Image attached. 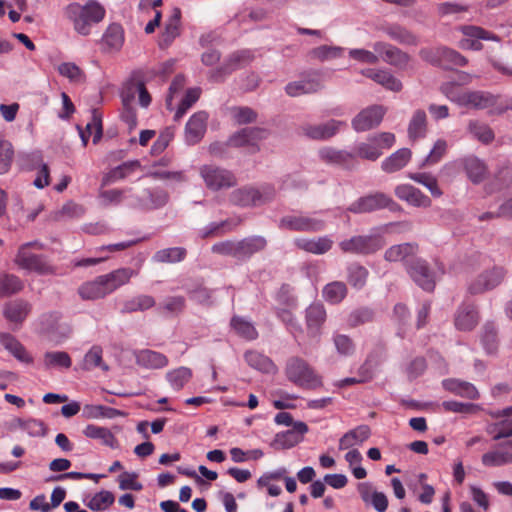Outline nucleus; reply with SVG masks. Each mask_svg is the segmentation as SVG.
<instances>
[{"label": "nucleus", "instance_id": "45", "mask_svg": "<svg viewBox=\"0 0 512 512\" xmlns=\"http://www.w3.org/2000/svg\"><path fill=\"white\" fill-rule=\"evenodd\" d=\"M477 322L478 314L472 305H464L459 308L455 318V325L459 330H471Z\"/></svg>", "mask_w": 512, "mask_h": 512}, {"label": "nucleus", "instance_id": "35", "mask_svg": "<svg viewBox=\"0 0 512 512\" xmlns=\"http://www.w3.org/2000/svg\"><path fill=\"white\" fill-rule=\"evenodd\" d=\"M370 436V428L361 425L345 433L339 440V449L346 450L361 445Z\"/></svg>", "mask_w": 512, "mask_h": 512}, {"label": "nucleus", "instance_id": "33", "mask_svg": "<svg viewBox=\"0 0 512 512\" xmlns=\"http://www.w3.org/2000/svg\"><path fill=\"white\" fill-rule=\"evenodd\" d=\"M501 416L502 420L487 427V432L495 440L512 436V407L504 409Z\"/></svg>", "mask_w": 512, "mask_h": 512}, {"label": "nucleus", "instance_id": "53", "mask_svg": "<svg viewBox=\"0 0 512 512\" xmlns=\"http://www.w3.org/2000/svg\"><path fill=\"white\" fill-rule=\"evenodd\" d=\"M343 52L344 48L340 46L322 45L312 49L309 55L312 59L325 62L336 58H340L343 55Z\"/></svg>", "mask_w": 512, "mask_h": 512}, {"label": "nucleus", "instance_id": "37", "mask_svg": "<svg viewBox=\"0 0 512 512\" xmlns=\"http://www.w3.org/2000/svg\"><path fill=\"white\" fill-rule=\"evenodd\" d=\"M326 320V311L322 304H311L306 310L307 329L311 335H318Z\"/></svg>", "mask_w": 512, "mask_h": 512}, {"label": "nucleus", "instance_id": "52", "mask_svg": "<svg viewBox=\"0 0 512 512\" xmlns=\"http://www.w3.org/2000/svg\"><path fill=\"white\" fill-rule=\"evenodd\" d=\"M347 295L345 283L335 281L327 284L323 289L324 299L332 304L340 303Z\"/></svg>", "mask_w": 512, "mask_h": 512}, {"label": "nucleus", "instance_id": "1", "mask_svg": "<svg viewBox=\"0 0 512 512\" xmlns=\"http://www.w3.org/2000/svg\"><path fill=\"white\" fill-rule=\"evenodd\" d=\"M136 274L131 268H119L83 283L78 293L83 300L101 299L129 283Z\"/></svg>", "mask_w": 512, "mask_h": 512}, {"label": "nucleus", "instance_id": "59", "mask_svg": "<svg viewBox=\"0 0 512 512\" xmlns=\"http://www.w3.org/2000/svg\"><path fill=\"white\" fill-rule=\"evenodd\" d=\"M155 305V300L149 295H138L123 304L124 312L144 311L152 308Z\"/></svg>", "mask_w": 512, "mask_h": 512}, {"label": "nucleus", "instance_id": "17", "mask_svg": "<svg viewBox=\"0 0 512 512\" xmlns=\"http://www.w3.org/2000/svg\"><path fill=\"white\" fill-rule=\"evenodd\" d=\"M407 271L413 281L426 291H432L435 287V275L428 268L425 261L413 260L407 267Z\"/></svg>", "mask_w": 512, "mask_h": 512}, {"label": "nucleus", "instance_id": "64", "mask_svg": "<svg viewBox=\"0 0 512 512\" xmlns=\"http://www.w3.org/2000/svg\"><path fill=\"white\" fill-rule=\"evenodd\" d=\"M121 97L123 104L121 118L130 129H134L137 126V117L136 112L132 107L133 95H130L129 93H122Z\"/></svg>", "mask_w": 512, "mask_h": 512}, {"label": "nucleus", "instance_id": "7", "mask_svg": "<svg viewBox=\"0 0 512 512\" xmlns=\"http://www.w3.org/2000/svg\"><path fill=\"white\" fill-rule=\"evenodd\" d=\"M446 97L459 106L484 109L495 103V97L486 92L480 91H462L455 92L449 84L441 88Z\"/></svg>", "mask_w": 512, "mask_h": 512}, {"label": "nucleus", "instance_id": "30", "mask_svg": "<svg viewBox=\"0 0 512 512\" xmlns=\"http://www.w3.org/2000/svg\"><path fill=\"white\" fill-rule=\"evenodd\" d=\"M442 385L445 390L457 396L467 398L469 400H476L479 398L477 388L470 382L449 378L443 380Z\"/></svg>", "mask_w": 512, "mask_h": 512}, {"label": "nucleus", "instance_id": "58", "mask_svg": "<svg viewBox=\"0 0 512 512\" xmlns=\"http://www.w3.org/2000/svg\"><path fill=\"white\" fill-rule=\"evenodd\" d=\"M408 178L425 186L432 196L440 197L442 191L438 186L437 179L429 173H409Z\"/></svg>", "mask_w": 512, "mask_h": 512}, {"label": "nucleus", "instance_id": "62", "mask_svg": "<svg viewBox=\"0 0 512 512\" xmlns=\"http://www.w3.org/2000/svg\"><path fill=\"white\" fill-rule=\"evenodd\" d=\"M301 438L295 432L290 430L277 433L271 443V446L276 450L289 449L297 445Z\"/></svg>", "mask_w": 512, "mask_h": 512}, {"label": "nucleus", "instance_id": "8", "mask_svg": "<svg viewBox=\"0 0 512 512\" xmlns=\"http://www.w3.org/2000/svg\"><path fill=\"white\" fill-rule=\"evenodd\" d=\"M275 196V189L270 185L260 188L244 187L234 190L230 195L233 204L247 207L258 206L271 201Z\"/></svg>", "mask_w": 512, "mask_h": 512}, {"label": "nucleus", "instance_id": "9", "mask_svg": "<svg viewBox=\"0 0 512 512\" xmlns=\"http://www.w3.org/2000/svg\"><path fill=\"white\" fill-rule=\"evenodd\" d=\"M199 174L205 186L212 191L230 188L236 184V178L231 171L213 164L200 166Z\"/></svg>", "mask_w": 512, "mask_h": 512}, {"label": "nucleus", "instance_id": "28", "mask_svg": "<svg viewBox=\"0 0 512 512\" xmlns=\"http://www.w3.org/2000/svg\"><path fill=\"white\" fill-rule=\"evenodd\" d=\"M30 311L31 305L23 299L7 302L3 308V314L6 320L14 324H22Z\"/></svg>", "mask_w": 512, "mask_h": 512}, {"label": "nucleus", "instance_id": "49", "mask_svg": "<svg viewBox=\"0 0 512 512\" xmlns=\"http://www.w3.org/2000/svg\"><path fill=\"white\" fill-rule=\"evenodd\" d=\"M251 59V53L249 51H240L232 54L227 62L217 71H214L211 74V77L218 81L221 79L223 74H228L236 67H238L241 63L247 62Z\"/></svg>", "mask_w": 512, "mask_h": 512}, {"label": "nucleus", "instance_id": "54", "mask_svg": "<svg viewBox=\"0 0 512 512\" xmlns=\"http://www.w3.org/2000/svg\"><path fill=\"white\" fill-rule=\"evenodd\" d=\"M138 167L139 162L137 161L123 163L112 169L106 175L105 182L110 184L123 180L129 177Z\"/></svg>", "mask_w": 512, "mask_h": 512}, {"label": "nucleus", "instance_id": "41", "mask_svg": "<svg viewBox=\"0 0 512 512\" xmlns=\"http://www.w3.org/2000/svg\"><path fill=\"white\" fill-rule=\"evenodd\" d=\"M408 137L415 141L417 139L424 138L427 134V115L424 110H416L408 125Z\"/></svg>", "mask_w": 512, "mask_h": 512}, {"label": "nucleus", "instance_id": "11", "mask_svg": "<svg viewBox=\"0 0 512 512\" xmlns=\"http://www.w3.org/2000/svg\"><path fill=\"white\" fill-rule=\"evenodd\" d=\"M325 222L316 217L308 215H287L280 219L279 228L292 231L317 232L323 230Z\"/></svg>", "mask_w": 512, "mask_h": 512}, {"label": "nucleus", "instance_id": "47", "mask_svg": "<svg viewBox=\"0 0 512 512\" xmlns=\"http://www.w3.org/2000/svg\"><path fill=\"white\" fill-rule=\"evenodd\" d=\"M170 162L169 158H162L158 162H155L152 165V168L149 174L153 177L160 178L163 180L171 181V182H184L186 181V176L183 171H169L159 169L158 166H167Z\"/></svg>", "mask_w": 512, "mask_h": 512}, {"label": "nucleus", "instance_id": "42", "mask_svg": "<svg viewBox=\"0 0 512 512\" xmlns=\"http://www.w3.org/2000/svg\"><path fill=\"white\" fill-rule=\"evenodd\" d=\"M180 18L181 11L178 8H174L173 12L166 22L165 30L160 38V46L167 47L173 40L180 34Z\"/></svg>", "mask_w": 512, "mask_h": 512}, {"label": "nucleus", "instance_id": "32", "mask_svg": "<svg viewBox=\"0 0 512 512\" xmlns=\"http://www.w3.org/2000/svg\"><path fill=\"white\" fill-rule=\"evenodd\" d=\"M136 363L146 369H160L168 364V359L165 355L144 349L135 352Z\"/></svg>", "mask_w": 512, "mask_h": 512}, {"label": "nucleus", "instance_id": "3", "mask_svg": "<svg viewBox=\"0 0 512 512\" xmlns=\"http://www.w3.org/2000/svg\"><path fill=\"white\" fill-rule=\"evenodd\" d=\"M287 379L295 385L305 389H317L323 385L322 377L299 357H291L285 366Z\"/></svg>", "mask_w": 512, "mask_h": 512}, {"label": "nucleus", "instance_id": "15", "mask_svg": "<svg viewBox=\"0 0 512 512\" xmlns=\"http://www.w3.org/2000/svg\"><path fill=\"white\" fill-rule=\"evenodd\" d=\"M506 275L502 267H494L491 270L481 273L473 280L468 287L471 294H480L497 287Z\"/></svg>", "mask_w": 512, "mask_h": 512}, {"label": "nucleus", "instance_id": "10", "mask_svg": "<svg viewBox=\"0 0 512 512\" xmlns=\"http://www.w3.org/2000/svg\"><path fill=\"white\" fill-rule=\"evenodd\" d=\"M397 206L390 196L377 192L359 198L348 207V211L352 213H368L383 208L394 210Z\"/></svg>", "mask_w": 512, "mask_h": 512}, {"label": "nucleus", "instance_id": "38", "mask_svg": "<svg viewBox=\"0 0 512 512\" xmlns=\"http://www.w3.org/2000/svg\"><path fill=\"white\" fill-rule=\"evenodd\" d=\"M83 434L88 438L100 440L103 445L112 449L119 447L118 440L108 428L89 424L83 429Z\"/></svg>", "mask_w": 512, "mask_h": 512}, {"label": "nucleus", "instance_id": "21", "mask_svg": "<svg viewBox=\"0 0 512 512\" xmlns=\"http://www.w3.org/2000/svg\"><path fill=\"white\" fill-rule=\"evenodd\" d=\"M357 491L366 505H371L377 512H385L388 507L387 496L383 492L375 490L370 482H361L357 485Z\"/></svg>", "mask_w": 512, "mask_h": 512}, {"label": "nucleus", "instance_id": "39", "mask_svg": "<svg viewBox=\"0 0 512 512\" xmlns=\"http://www.w3.org/2000/svg\"><path fill=\"white\" fill-rule=\"evenodd\" d=\"M267 245V241L262 236H251L237 241L238 259H246L253 254L262 251Z\"/></svg>", "mask_w": 512, "mask_h": 512}, {"label": "nucleus", "instance_id": "56", "mask_svg": "<svg viewBox=\"0 0 512 512\" xmlns=\"http://www.w3.org/2000/svg\"><path fill=\"white\" fill-rule=\"evenodd\" d=\"M186 256V250L182 247H171L157 251L153 260L159 263H175L183 260Z\"/></svg>", "mask_w": 512, "mask_h": 512}, {"label": "nucleus", "instance_id": "13", "mask_svg": "<svg viewBox=\"0 0 512 512\" xmlns=\"http://www.w3.org/2000/svg\"><path fill=\"white\" fill-rule=\"evenodd\" d=\"M421 55L425 60L445 68H450L452 65L464 66L467 63L465 57L446 47L423 50Z\"/></svg>", "mask_w": 512, "mask_h": 512}, {"label": "nucleus", "instance_id": "6", "mask_svg": "<svg viewBox=\"0 0 512 512\" xmlns=\"http://www.w3.org/2000/svg\"><path fill=\"white\" fill-rule=\"evenodd\" d=\"M384 245L385 240L380 232L353 236L339 243V247L343 252L359 255L374 254L381 250Z\"/></svg>", "mask_w": 512, "mask_h": 512}, {"label": "nucleus", "instance_id": "31", "mask_svg": "<svg viewBox=\"0 0 512 512\" xmlns=\"http://www.w3.org/2000/svg\"><path fill=\"white\" fill-rule=\"evenodd\" d=\"M412 152L408 148H401L385 158L381 163V169L386 173L400 171L410 162Z\"/></svg>", "mask_w": 512, "mask_h": 512}, {"label": "nucleus", "instance_id": "19", "mask_svg": "<svg viewBox=\"0 0 512 512\" xmlns=\"http://www.w3.org/2000/svg\"><path fill=\"white\" fill-rule=\"evenodd\" d=\"M208 114L204 111L194 113L185 126V142L189 145L198 143L207 128Z\"/></svg>", "mask_w": 512, "mask_h": 512}, {"label": "nucleus", "instance_id": "36", "mask_svg": "<svg viewBox=\"0 0 512 512\" xmlns=\"http://www.w3.org/2000/svg\"><path fill=\"white\" fill-rule=\"evenodd\" d=\"M103 45L108 52H118L124 44V30L119 24L107 27L102 37Z\"/></svg>", "mask_w": 512, "mask_h": 512}, {"label": "nucleus", "instance_id": "12", "mask_svg": "<svg viewBox=\"0 0 512 512\" xmlns=\"http://www.w3.org/2000/svg\"><path fill=\"white\" fill-rule=\"evenodd\" d=\"M387 109L382 105H372L361 110L352 120L356 132H365L377 127L383 120Z\"/></svg>", "mask_w": 512, "mask_h": 512}, {"label": "nucleus", "instance_id": "50", "mask_svg": "<svg viewBox=\"0 0 512 512\" xmlns=\"http://www.w3.org/2000/svg\"><path fill=\"white\" fill-rule=\"evenodd\" d=\"M192 378V370L188 367L181 366L176 369L170 370L166 374V379L170 386L176 390H181L186 383Z\"/></svg>", "mask_w": 512, "mask_h": 512}, {"label": "nucleus", "instance_id": "23", "mask_svg": "<svg viewBox=\"0 0 512 512\" xmlns=\"http://www.w3.org/2000/svg\"><path fill=\"white\" fill-rule=\"evenodd\" d=\"M360 73L392 92H400L403 88L402 82L395 77L388 69H362Z\"/></svg>", "mask_w": 512, "mask_h": 512}, {"label": "nucleus", "instance_id": "43", "mask_svg": "<svg viewBox=\"0 0 512 512\" xmlns=\"http://www.w3.org/2000/svg\"><path fill=\"white\" fill-rule=\"evenodd\" d=\"M463 165L468 178L473 183H480L486 178L487 167L479 158L475 156H468L463 159Z\"/></svg>", "mask_w": 512, "mask_h": 512}, {"label": "nucleus", "instance_id": "29", "mask_svg": "<svg viewBox=\"0 0 512 512\" xmlns=\"http://www.w3.org/2000/svg\"><path fill=\"white\" fill-rule=\"evenodd\" d=\"M0 344L20 362L25 364H31L33 362V358L25 347L10 333H0Z\"/></svg>", "mask_w": 512, "mask_h": 512}, {"label": "nucleus", "instance_id": "24", "mask_svg": "<svg viewBox=\"0 0 512 512\" xmlns=\"http://www.w3.org/2000/svg\"><path fill=\"white\" fill-rule=\"evenodd\" d=\"M333 243L334 241L329 236L296 238L294 240V244L297 248L315 255L325 254L332 248Z\"/></svg>", "mask_w": 512, "mask_h": 512}, {"label": "nucleus", "instance_id": "44", "mask_svg": "<svg viewBox=\"0 0 512 512\" xmlns=\"http://www.w3.org/2000/svg\"><path fill=\"white\" fill-rule=\"evenodd\" d=\"M24 288L23 281L15 274L0 273V298L10 297L21 292Z\"/></svg>", "mask_w": 512, "mask_h": 512}, {"label": "nucleus", "instance_id": "25", "mask_svg": "<svg viewBox=\"0 0 512 512\" xmlns=\"http://www.w3.org/2000/svg\"><path fill=\"white\" fill-rule=\"evenodd\" d=\"M322 161L327 164L339 165L346 168L352 166L355 161V155L346 150H340L333 147H323L318 151Z\"/></svg>", "mask_w": 512, "mask_h": 512}, {"label": "nucleus", "instance_id": "51", "mask_svg": "<svg viewBox=\"0 0 512 512\" xmlns=\"http://www.w3.org/2000/svg\"><path fill=\"white\" fill-rule=\"evenodd\" d=\"M114 495L107 490H102L85 500V504L93 511H102L114 503Z\"/></svg>", "mask_w": 512, "mask_h": 512}, {"label": "nucleus", "instance_id": "34", "mask_svg": "<svg viewBox=\"0 0 512 512\" xmlns=\"http://www.w3.org/2000/svg\"><path fill=\"white\" fill-rule=\"evenodd\" d=\"M244 357L251 368L262 373L275 374L278 370L277 366L269 357L258 351H247Z\"/></svg>", "mask_w": 512, "mask_h": 512}, {"label": "nucleus", "instance_id": "57", "mask_svg": "<svg viewBox=\"0 0 512 512\" xmlns=\"http://www.w3.org/2000/svg\"><path fill=\"white\" fill-rule=\"evenodd\" d=\"M71 365V358L64 351H50L44 354V366L46 368H70Z\"/></svg>", "mask_w": 512, "mask_h": 512}, {"label": "nucleus", "instance_id": "18", "mask_svg": "<svg viewBox=\"0 0 512 512\" xmlns=\"http://www.w3.org/2000/svg\"><path fill=\"white\" fill-rule=\"evenodd\" d=\"M481 462L485 467H501L512 464V440L502 443L484 453Z\"/></svg>", "mask_w": 512, "mask_h": 512}, {"label": "nucleus", "instance_id": "40", "mask_svg": "<svg viewBox=\"0 0 512 512\" xmlns=\"http://www.w3.org/2000/svg\"><path fill=\"white\" fill-rule=\"evenodd\" d=\"M145 198L141 199L137 204L141 210L158 209L166 205L168 202V193L162 189H144Z\"/></svg>", "mask_w": 512, "mask_h": 512}, {"label": "nucleus", "instance_id": "14", "mask_svg": "<svg viewBox=\"0 0 512 512\" xmlns=\"http://www.w3.org/2000/svg\"><path fill=\"white\" fill-rule=\"evenodd\" d=\"M461 32L465 37L459 42V47L464 50H481L483 45L480 40L499 41L498 36L478 26H462Z\"/></svg>", "mask_w": 512, "mask_h": 512}, {"label": "nucleus", "instance_id": "63", "mask_svg": "<svg viewBox=\"0 0 512 512\" xmlns=\"http://www.w3.org/2000/svg\"><path fill=\"white\" fill-rule=\"evenodd\" d=\"M128 192L129 191L126 189L104 190L100 191L98 199L100 204L103 206L118 205L123 201H126Z\"/></svg>", "mask_w": 512, "mask_h": 512}, {"label": "nucleus", "instance_id": "61", "mask_svg": "<svg viewBox=\"0 0 512 512\" xmlns=\"http://www.w3.org/2000/svg\"><path fill=\"white\" fill-rule=\"evenodd\" d=\"M468 131L474 138L484 144H489L494 139V133L491 128L478 121H470Z\"/></svg>", "mask_w": 512, "mask_h": 512}, {"label": "nucleus", "instance_id": "55", "mask_svg": "<svg viewBox=\"0 0 512 512\" xmlns=\"http://www.w3.org/2000/svg\"><path fill=\"white\" fill-rule=\"evenodd\" d=\"M84 213L85 208L82 205L69 201L54 213V219L57 221L78 219L82 217Z\"/></svg>", "mask_w": 512, "mask_h": 512}, {"label": "nucleus", "instance_id": "22", "mask_svg": "<svg viewBox=\"0 0 512 512\" xmlns=\"http://www.w3.org/2000/svg\"><path fill=\"white\" fill-rule=\"evenodd\" d=\"M396 197L414 207H430L431 200L423 194L418 188L411 184H399L395 187Z\"/></svg>", "mask_w": 512, "mask_h": 512}, {"label": "nucleus", "instance_id": "46", "mask_svg": "<svg viewBox=\"0 0 512 512\" xmlns=\"http://www.w3.org/2000/svg\"><path fill=\"white\" fill-rule=\"evenodd\" d=\"M321 84L314 79H303L291 82L286 85L285 91L289 96L297 97L304 94L316 92L320 89Z\"/></svg>", "mask_w": 512, "mask_h": 512}, {"label": "nucleus", "instance_id": "20", "mask_svg": "<svg viewBox=\"0 0 512 512\" xmlns=\"http://www.w3.org/2000/svg\"><path fill=\"white\" fill-rule=\"evenodd\" d=\"M345 125V122L332 119L323 124H305L301 126V132L311 139L325 140L334 136Z\"/></svg>", "mask_w": 512, "mask_h": 512}, {"label": "nucleus", "instance_id": "60", "mask_svg": "<svg viewBox=\"0 0 512 512\" xmlns=\"http://www.w3.org/2000/svg\"><path fill=\"white\" fill-rule=\"evenodd\" d=\"M57 71L71 83H82L85 80L84 72L73 62H63L59 64Z\"/></svg>", "mask_w": 512, "mask_h": 512}, {"label": "nucleus", "instance_id": "4", "mask_svg": "<svg viewBox=\"0 0 512 512\" xmlns=\"http://www.w3.org/2000/svg\"><path fill=\"white\" fill-rule=\"evenodd\" d=\"M396 138L393 133L381 132L368 137L365 141L355 144L352 152L356 158L368 161H376L386 149L395 144Z\"/></svg>", "mask_w": 512, "mask_h": 512}, {"label": "nucleus", "instance_id": "5", "mask_svg": "<svg viewBox=\"0 0 512 512\" xmlns=\"http://www.w3.org/2000/svg\"><path fill=\"white\" fill-rule=\"evenodd\" d=\"M43 244L39 241H32L22 244L16 253L14 263L21 269L35 271L40 274H47L52 271L41 255L31 252V249L41 250Z\"/></svg>", "mask_w": 512, "mask_h": 512}, {"label": "nucleus", "instance_id": "48", "mask_svg": "<svg viewBox=\"0 0 512 512\" xmlns=\"http://www.w3.org/2000/svg\"><path fill=\"white\" fill-rule=\"evenodd\" d=\"M103 350L100 346H92L84 356L82 362V369L91 371L96 368H100L106 372L109 370V366L102 359Z\"/></svg>", "mask_w": 512, "mask_h": 512}, {"label": "nucleus", "instance_id": "2", "mask_svg": "<svg viewBox=\"0 0 512 512\" xmlns=\"http://www.w3.org/2000/svg\"><path fill=\"white\" fill-rule=\"evenodd\" d=\"M105 13V8L93 0L85 4L70 3L64 9L66 19L72 23L74 30L82 36L89 35L92 26L101 22Z\"/></svg>", "mask_w": 512, "mask_h": 512}, {"label": "nucleus", "instance_id": "16", "mask_svg": "<svg viewBox=\"0 0 512 512\" xmlns=\"http://www.w3.org/2000/svg\"><path fill=\"white\" fill-rule=\"evenodd\" d=\"M373 49L379 54V59L381 58L387 64L400 70L406 69L409 65L410 57L388 43L375 42L373 44Z\"/></svg>", "mask_w": 512, "mask_h": 512}, {"label": "nucleus", "instance_id": "27", "mask_svg": "<svg viewBox=\"0 0 512 512\" xmlns=\"http://www.w3.org/2000/svg\"><path fill=\"white\" fill-rule=\"evenodd\" d=\"M417 251L418 246L414 243L392 245L385 251L384 259L388 262H405L408 266Z\"/></svg>", "mask_w": 512, "mask_h": 512}, {"label": "nucleus", "instance_id": "26", "mask_svg": "<svg viewBox=\"0 0 512 512\" xmlns=\"http://www.w3.org/2000/svg\"><path fill=\"white\" fill-rule=\"evenodd\" d=\"M268 135L269 132L266 129L258 127H247L235 133L229 139V143L232 146H254L258 141L266 139Z\"/></svg>", "mask_w": 512, "mask_h": 512}]
</instances>
